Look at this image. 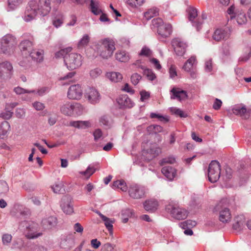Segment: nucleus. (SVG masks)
Segmentation results:
<instances>
[{
    "label": "nucleus",
    "mask_w": 251,
    "mask_h": 251,
    "mask_svg": "<svg viewBox=\"0 0 251 251\" xmlns=\"http://www.w3.org/2000/svg\"><path fill=\"white\" fill-rule=\"evenodd\" d=\"M196 225V222L192 220H187L179 224L180 227L183 229L189 228L195 226Z\"/></svg>",
    "instance_id": "nucleus-42"
},
{
    "label": "nucleus",
    "mask_w": 251,
    "mask_h": 251,
    "mask_svg": "<svg viewBox=\"0 0 251 251\" xmlns=\"http://www.w3.org/2000/svg\"><path fill=\"white\" fill-rule=\"evenodd\" d=\"M97 213L99 214V215L101 218L102 221L104 222V225L106 228H107V229L109 231H111L113 228L112 224L114 222L110 219L106 217V216L100 213V212H98Z\"/></svg>",
    "instance_id": "nucleus-33"
},
{
    "label": "nucleus",
    "mask_w": 251,
    "mask_h": 251,
    "mask_svg": "<svg viewBox=\"0 0 251 251\" xmlns=\"http://www.w3.org/2000/svg\"><path fill=\"white\" fill-rule=\"evenodd\" d=\"M84 108L80 103L74 102L73 104V115H80L82 114Z\"/></svg>",
    "instance_id": "nucleus-41"
},
{
    "label": "nucleus",
    "mask_w": 251,
    "mask_h": 251,
    "mask_svg": "<svg viewBox=\"0 0 251 251\" xmlns=\"http://www.w3.org/2000/svg\"><path fill=\"white\" fill-rule=\"evenodd\" d=\"M96 49L100 56L107 59L112 55L115 50V43L108 39L101 40L96 45Z\"/></svg>",
    "instance_id": "nucleus-2"
},
{
    "label": "nucleus",
    "mask_w": 251,
    "mask_h": 251,
    "mask_svg": "<svg viewBox=\"0 0 251 251\" xmlns=\"http://www.w3.org/2000/svg\"><path fill=\"white\" fill-rule=\"evenodd\" d=\"M17 44V41L14 36L7 34L1 39V50L4 53L10 54L14 52Z\"/></svg>",
    "instance_id": "nucleus-4"
},
{
    "label": "nucleus",
    "mask_w": 251,
    "mask_h": 251,
    "mask_svg": "<svg viewBox=\"0 0 251 251\" xmlns=\"http://www.w3.org/2000/svg\"><path fill=\"white\" fill-rule=\"evenodd\" d=\"M63 17L62 15L57 16L52 20L53 25L56 28L60 26L63 23Z\"/></svg>",
    "instance_id": "nucleus-43"
},
{
    "label": "nucleus",
    "mask_w": 251,
    "mask_h": 251,
    "mask_svg": "<svg viewBox=\"0 0 251 251\" xmlns=\"http://www.w3.org/2000/svg\"><path fill=\"white\" fill-rule=\"evenodd\" d=\"M170 111L172 113H174L176 115H178L180 117H185L183 112L180 109L177 108L176 107H171L170 108Z\"/></svg>",
    "instance_id": "nucleus-55"
},
{
    "label": "nucleus",
    "mask_w": 251,
    "mask_h": 251,
    "mask_svg": "<svg viewBox=\"0 0 251 251\" xmlns=\"http://www.w3.org/2000/svg\"><path fill=\"white\" fill-rule=\"evenodd\" d=\"M43 54L44 51L42 50H32L29 55L33 59L36 60L37 62H40L43 60Z\"/></svg>",
    "instance_id": "nucleus-30"
},
{
    "label": "nucleus",
    "mask_w": 251,
    "mask_h": 251,
    "mask_svg": "<svg viewBox=\"0 0 251 251\" xmlns=\"http://www.w3.org/2000/svg\"><path fill=\"white\" fill-rule=\"evenodd\" d=\"M234 18H236L237 22L239 25L245 24L247 21L246 15L242 10L236 11Z\"/></svg>",
    "instance_id": "nucleus-29"
},
{
    "label": "nucleus",
    "mask_w": 251,
    "mask_h": 251,
    "mask_svg": "<svg viewBox=\"0 0 251 251\" xmlns=\"http://www.w3.org/2000/svg\"><path fill=\"white\" fill-rule=\"evenodd\" d=\"M113 187L120 189L122 191L126 192L127 190V187L125 181L122 180H118L114 182Z\"/></svg>",
    "instance_id": "nucleus-37"
},
{
    "label": "nucleus",
    "mask_w": 251,
    "mask_h": 251,
    "mask_svg": "<svg viewBox=\"0 0 251 251\" xmlns=\"http://www.w3.org/2000/svg\"><path fill=\"white\" fill-rule=\"evenodd\" d=\"M51 189L54 193H61L64 191L63 182L57 181L51 186Z\"/></svg>",
    "instance_id": "nucleus-36"
},
{
    "label": "nucleus",
    "mask_w": 251,
    "mask_h": 251,
    "mask_svg": "<svg viewBox=\"0 0 251 251\" xmlns=\"http://www.w3.org/2000/svg\"><path fill=\"white\" fill-rule=\"evenodd\" d=\"M90 41V37L87 34L84 35L78 43L79 48L83 47L87 45Z\"/></svg>",
    "instance_id": "nucleus-45"
},
{
    "label": "nucleus",
    "mask_w": 251,
    "mask_h": 251,
    "mask_svg": "<svg viewBox=\"0 0 251 251\" xmlns=\"http://www.w3.org/2000/svg\"><path fill=\"white\" fill-rule=\"evenodd\" d=\"M187 11L189 21L191 22L193 25L197 28V30H200L201 29L202 21L198 17L197 9L193 7H189Z\"/></svg>",
    "instance_id": "nucleus-9"
},
{
    "label": "nucleus",
    "mask_w": 251,
    "mask_h": 251,
    "mask_svg": "<svg viewBox=\"0 0 251 251\" xmlns=\"http://www.w3.org/2000/svg\"><path fill=\"white\" fill-rule=\"evenodd\" d=\"M153 28L157 29V32L160 39L169 37L172 33V25L169 24H164L163 20L159 18L152 20Z\"/></svg>",
    "instance_id": "nucleus-3"
},
{
    "label": "nucleus",
    "mask_w": 251,
    "mask_h": 251,
    "mask_svg": "<svg viewBox=\"0 0 251 251\" xmlns=\"http://www.w3.org/2000/svg\"><path fill=\"white\" fill-rule=\"evenodd\" d=\"M161 172L169 180L174 179L176 175V170L171 166H165L163 167Z\"/></svg>",
    "instance_id": "nucleus-26"
},
{
    "label": "nucleus",
    "mask_w": 251,
    "mask_h": 251,
    "mask_svg": "<svg viewBox=\"0 0 251 251\" xmlns=\"http://www.w3.org/2000/svg\"><path fill=\"white\" fill-rule=\"evenodd\" d=\"M102 73L100 69L96 68L92 70L90 72V75L93 77H97L99 76Z\"/></svg>",
    "instance_id": "nucleus-57"
},
{
    "label": "nucleus",
    "mask_w": 251,
    "mask_h": 251,
    "mask_svg": "<svg viewBox=\"0 0 251 251\" xmlns=\"http://www.w3.org/2000/svg\"><path fill=\"white\" fill-rule=\"evenodd\" d=\"M217 210L219 211V219L223 223H228L231 220V214L229 208L225 207L221 201L216 207Z\"/></svg>",
    "instance_id": "nucleus-7"
},
{
    "label": "nucleus",
    "mask_w": 251,
    "mask_h": 251,
    "mask_svg": "<svg viewBox=\"0 0 251 251\" xmlns=\"http://www.w3.org/2000/svg\"><path fill=\"white\" fill-rule=\"evenodd\" d=\"M96 171L93 167H88L85 171L80 172L82 175L86 176L87 178H89Z\"/></svg>",
    "instance_id": "nucleus-51"
},
{
    "label": "nucleus",
    "mask_w": 251,
    "mask_h": 251,
    "mask_svg": "<svg viewBox=\"0 0 251 251\" xmlns=\"http://www.w3.org/2000/svg\"><path fill=\"white\" fill-rule=\"evenodd\" d=\"M33 42L28 40H25L22 41L20 45L19 48L21 51L25 52V54H29L30 52L33 50Z\"/></svg>",
    "instance_id": "nucleus-25"
},
{
    "label": "nucleus",
    "mask_w": 251,
    "mask_h": 251,
    "mask_svg": "<svg viewBox=\"0 0 251 251\" xmlns=\"http://www.w3.org/2000/svg\"><path fill=\"white\" fill-rule=\"evenodd\" d=\"M107 76L109 79L114 82L120 81L123 79V75L118 72H110L107 74Z\"/></svg>",
    "instance_id": "nucleus-32"
},
{
    "label": "nucleus",
    "mask_w": 251,
    "mask_h": 251,
    "mask_svg": "<svg viewBox=\"0 0 251 251\" xmlns=\"http://www.w3.org/2000/svg\"><path fill=\"white\" fill-rule=\"evenodd\" d=\"M23 1L24 0H8V5L13 9L21 4Z\"/></svg>",
    "instance_id": "nucleus-46"
},
{
    "label": "nucleus",
    "mask_w": 251,
    "mask_h": 251,
    "mask_svg": "<svg viewBox=\"0 0 251 251\" xmlns=\"http://www.w3.org/2000/svg\"><path fill=\"white\" fill-rule=\"evenodd\" d=\"M14 91L17 95H21L25 93H35L34 90H28L23 89L20 87H17L14 89Z\"/></svg>",
    "instance_id": "nucleus-48"
},
{
    "label": "nucleus",
    "mask_w": 251,
    "mask_h": 251,
    "mask_svg": "<svg viewBox=\"0 0 251 251\" xmlns=\"http://www.w3.org/2000/svg\"><path fill=\"white\" fill-rule=\"evenodd\" d=\"M8 191L9 187L7 183L5 181H0V195L6 194Z\"/></svg>",
    "instance_id": "nucleus-44"
},
{
    "label": "nucleus",
    "mask_w": 251,
    "mask_h": 251,
    "mask_svg": "<svg viewBox=\"0 0 251 251\" xmlns=\"http://www.w3.org/2000/svg\"><path fill=\"white\" fill-rule=\"evenodd\" d=\"M72 199L71 196L65 195L61 199L60 206L64 213L71 214L73 212Z\"/></svg>",
    "instance_id": "nucleus-16"
},
{
    "label": "nucleus",
    "mask_w": 251,
    "mask_h": 251,
    "mask_svg": "<svg viewBox=\"0 0 251 251\" xmlns=\"http://www.w3.org/2000/svg\"><path fill=\"white\" fill-rule=\"evenodd\" d=\"M117 102L121 107L131 108L134 105V103L126 95L119 96L117 99Z\"/></svg>",
    "instance_id": "nucleus-21"
},
{
    "label": "nucleus",
    "mask_w": 251,
    "mask_h": 251,
    "mask_svg": "<svg viewBox=\"0 0 251 251\" xmlns=\"http://www.w3.org/2000/svg\"><path fill=\"white\" fill-rule=\"evenodd\" d=\"M208 176L209 180L212 182H216L220 176L221 166L218 161L213 160L208 167Z\"/></svg>",
    "instance_id": "nucleus-6"
},
{
    "label": "nucleus",
    "mask_w": 251,
    "mask_h": 251,
    "mask_svg": "<svg viewBox=\"0 0 251 251\" xmlns=\"http://www.w3.org/2000/svg\"><path fill=\"white\" fill-rule=\"evenodd\" d=\"M140 94L141 95L140 100L142 101H144L145 100L149 99L150 97V93L145 90L141 91Z\"/></svg>",
    "instance_id": "nucleus-56"
},
{
    "label": "nucleus",
    "mask_w": 251,
    "mask_h": 251,
    "mask_svg": "<svg viewBox=\"0 0 251 251\" xmlns=\"http://www.w3.org/2000/svg\"><path fill=\"white\" fill-rule=\"evenodd\" d=\"M151 55L152 51L146 47H143L139 53V55L140 56H150Z\"/></svg>",
    "instance_id": "nucleus-53"
},
{
    "label": "nucleus",
    "mask_w": 251,
    "mask_h": 251,
    "mask_svg": "<svg viewBox=\"0 0 251 251\" xmlns=\"http://www.w3.org/2000/svg\"><path fill=\"white\" fill-rule=\"evenodd\" d=\"M117 60L122 62H126L129 59V56L125 51L118 50L115 54Z\"/></svg>",
    "instance_id": "nucleus-31"
},
{
    "label": "nucleus",
    "mask_w": 251,
    "mask_h": 251,
    "mask_svg": "<svg viewBox=\"0 0 251 251\" xmlns=\"http://www.w3.org/2000/svg\"><path fill=\"white\" fill-rule=\"evenodd\" d=\"M13 67L8 62L0 63V78L4 80L10 79L12 75Z\"/></svg>",
    "instance_id": "nucleus-11"
},
{
    "label": "nucleus",
    "mask_w": 251,
    "mask_h": 251,
    "mask_svg": "<svg viewBox=\"0 0 251 251\" xmlns=\"http://www.w3.org/2000/svg\"><path fill=\"white\" fill-rule=\"evenodd\" d=\"M144 1V0H127V4L132 7L141 6Z\"/></svg>",
    "instance_id": "nucleus-49"
},
{
    "label": "nucleus",
    "mask_w": 251,
    "mask_h": 251,
    "mask_svg": "<svg viewBox=\"0 0 251 251\" xmlns=\"http://www.w3.org/2000/svg\"><path fill=\"white\" fill-rule=\"evenodd\" d=\"M16 115L18 118H22L25 115V110L23 108H17L16 111Z\"/></svg>",
    "instance_id": "nucleus-61"
},
{
    "label": "nucleus",
    "mask_w": 251,
    "mask_h": 251,
    "mask_svg": "<svg viewBox=\"0 0 251 251\" xmlns=\"http://www.w3.org/2000/svg\"><path fill=\"white\" fill-rule=\"evenodd\" d=\"M175 162V158L173 157H169L165 158L162 160L161 162V165H164L166 163L173 164Z\"/></svg>",
    "instance_id": "nucleus-59"
},
{
    "label": "nucleus",
    "mask_w": 251,
    "mask_h": 251,
    "mask_svg": "<svg viewBox=\"0 0 251 251\" xmlns=\"http://www.w3.org/2000/svg\"><path fill=\"white\" fill-rule=\"evenodd\" d=\"M57 224V219L53 216L44 218L41 223L43 228L45 229H50L54 227Z\"/></svg>",
    "instance_id": "nucleus-19"
},
{
    "label": "nucleus",
    "mask_w": 251,
    "mask_h": 251,
    "mask_svg": "<svg viewBox=\"0 0 251 251\" xmlns=\"http://www.w3.org/2000/svg\"><path fill=\"white\" fill-rule=\"evenodd\" d=\"M72 50L71 47H68L64 49H62L56 52L55 56L56 58L63 57L65 59L66 56H68L69 53H70Z\"/></svg>",
    "instance_id": "nucleus-39"
},
{
    "label": "nucleus",
    "mask_w": 251,
    "mask_h": 251,
    "mask_svg": "<svg viewBox=\"0 0 251 251\" xmlns=\"http://www.w3.org/2000/svg\"><path fill=\"white\" fill-rule=\"evenodd\" d=\"M233 113L238 116H240L242 118L248 119L250 116L251 112L247 110L245 106L235 105L232 109Z\"/></svg>",
    "instance_id": "nucleus-18"
},
{
    "label": "nucleus",
    "mask_w": 251,
    "mask_h": 251,
    "mask_svg": "<svg viewBox=\"0 0 251 251\" xmlns=\"http://www.w3.org/2000/svg\"><path fill=\"white\" fill-rule=\"evenodd\" d=\"M73 104L74 102L66 101L60 106V112L62 114L67 116L73 115Z\"/></svg>",
    "instance_id": "nucleus-20"
},
{
    "label": "nucleus",
    "mask_w": 251,
    "mask_h": 251,
    "mask_svg": "<svg viewBox=\"0 0 251 251\" xmlns=\"http://www.w3.org/2000/svg\"><path fill=\"white\" fill-rule=\"evenodd\" d=\"M222 104V101L218 99H216L213 105V108L215 110H218L221 108Z\"/></svg>",
    "instance_id": "nucleus-63"
},
{
    "label": "nucleus",
    "mask_w": 251,
    "mask_h": 251,
    "mask_svg": "<svg viewBox=\"0 0 251 251\" xmlns=\"http://www.w3.org/2000/svg\"><path fill=\"white\" fill-rule=\"evenodd\" d=\"M70 125L72 126L80 129H86L91 126V123L87 121H71L70 123Z\"/></svg>",
    "instance_id": "nucleus-27"
},
{
    "label": "nucleus",
    "mask_w": 251,
    "mask_h": 251,
    "mask_svg": "<svg viewBox=\"0 0 251 251\" xmlns=\"http://www.w3.org/2000/svg\"><path fill=\"white\" fill-rule=\"evenodd\" d=\"M144 207L145 209L148 211L152 212L155 211L158 207V202L153 199L146 200L144 202Z\"/></svg>",
    "instance_id": "nucleus-23"
},
{
    "label": "nucleus",
    "mask_w": 251,
    "mask_h": 251,
    "mask_svg": "<svg viewBox=\"0 0 251 251\" xmlns=\"http://www.w3.org/2000/svg\"><path fill=\"white\" fill-rule=\"evenodd\" d=\"M246 224V218L244 215H237L234 217L233 220V229L237 232L241 231L245 228Z\"/></svg>",
    "instance_id": "nucleus-17"
},
{
    "label": "nucleus",
    "mask_w": 251,
    "mask_h": 251,
    "mask_svg": "<svg viewBox=\"0 0 251 251\" xmlns=\"http://www.w3.org/2000/svg\"><path fill=\"white\" fill-rule=\"evenodd\" d=\"M102 251H115L113 247L110 244H105L102 249Z\"/></svg>",
    "instance_id": "nucleus-64"
},
{
    "label": "nucleus",
    "mask_w": 251,
    "mask_h": 251,
    "mask_svg": "<svg viewBox=\"0 0 251 251\" xmlns=\"http://www.w3.org/2000/svg\"><path fill=\"white\" fill-rule=\"evenodd\" d=\"M151 154L152 157H155L157 156L161 152V149L158 147L152 148L148 151Z\"/></svg>",
    "instance_id": "nucleus-54"
},
{
    "label": "nucleus",
    "mask_w": 251,
    "mask_h": 251,
    "mask_svg": "<svg viewBox=\"0 0 251 251\" xmlns=\"http://www.w3.org/2000/svg\"><path fill=\"white\" fill-rule=\"evenodd\" d=\"M170 77L174 78L175 76H177V73L176 71V67L175 66L172 65L169 69Z\"/></svg>",
    "instance_id": "nucleus-60"
},
{
    "label": "nucleus",
    "mask_w": 251,
    "mask_h": 251,
    "mask_svg": "<svg viewBox=\"0 0 251 251\" xmlns=\"http://www.w3.org/2000/svg\"><path fill=\"white\" fill-rule=\"evenodd\" d=\"M141 78L142 77L140 75L134 73L131 76V82L133 85H136L139 83Z\"/></svg>",
    "instance_id": "nucleus-50"
},
{
    "label": "nucleus",
    "mask_w": 251,
    "mask_h": 251,
    "mask_svg": "<svg viewBox=\"0 0 251 251\" xmlns=\"http://www.w3.org/2000/svg\"><path fill=\"white\" fill-rule=\"evenodd\" d=\"M129 196L134 199H140L145 197V190L144 187L137 184L132 185L128 189Z\"/></svg>",
    "instance_id": "nucleus-12"
},
{
    "label": "nucleus",
    "mask_w": 251,
    "mask_h": 251,
    "mask_svg": "<svg viewBox=\"0 0 251 251\" xmlns=\"http://www.w3.org/2000/svg\"><path fill=\"white\" fill-rule=\"evenodd\" d=\"M212 70V63L211 60H207L205 63V70L207 72H210Z\"/></svg>",
    "instance_id": "nucleus-62"
},
{
    "label": "nucleus",
    "mask_w": 251,
    "mask_h": 251,
    "mask_svg": "<svg viewBox=\"0 0 251 251\" xmlns=\"http://www.w3.org/2000/svg\"><path fill=\"white\" fill-rule=\"evenodd\" d=\"M158 14V10L157 8H152L148 10L144 14L145 17L147 20H149L154 16H156Z\"/></svg>",
    "instance_id": "nucleus-38"
},
{
    "label": "nucleus",
    "mask_w": 251,
    "mask_h": 251,
    "mask_svg": "<svg viewBox=\"0 0 251 251\" xmlns=\"http://www.w3.org/2000/svg\"><path fill=\"white\" fill-rule=\"evenodd\" d=\"M42 235V233L39 231V225L34 222H31L27 227L26 236L28 239L37 238Z\"/></svg>",
    "instance_id": "nucleus-14"
},
{
    "label": "nucleus",
    "mask_w": 251,
    "mask_h": 251,
    "mask_svg": "<svg viewBox=\"0 0 251 251\" xmlns=\"http://www.w3.org/2000/svg\"><path fill=\"white\" fill-rule=\"evenodd\" d=\"M85 98L92 104L97 103L101 99L99 92L94 87H89L85 91Z\"/></svg>",
    "instance_id": "nucleus-8"
},
{
    "label": "nucleus",
    "mask_w": 251,
    "mask_h": 251,
    "mask_svg": "<svg viewBox=\"0 0 251 251\" xmlns=\"http://www.w3.org/2000/svg\"><path fill=\"white\" fill-rule=\"evenodd\" d=\"M228 37L229 33L227 30L223 29H216L213 35V39L217 41L226 39Z\"/></svg>",
    "instance_id": "nucleus-24"
},
{
    "label": "nucleus",
    "mask_w": 251,
    "mask_h": 251,
    "mask_svg": "<svg viewBox=\"0 0 251 251\" xmlns=\"http://www.w3.org/2000/svg\"><path fill=\"white\" fill-rule=\"evenodd\" d=\"M13 115V112L9 109H6L5 112H3L0 114V117L3 119L8 120L11 118Z\"/></svg>",
    "instance_id": "nucleus-52"
},
{
    "label": "nucleus",
    "mask_w": 251,
    "mask_h": 251,
    "mask_svg": "<svg viewBox=\"0 0 251 251\" xmlns=\"http://www.w3.org/2000/svg\"><path fill=\"white\" fill-rule=\"evenodd\" d=\"M166 209L170 210L172 216L177 220H182L186 218L188 216L187 210L179 207H176L174 205H169Z\"/></svg>",
    "instance_id": "nucleus-10"
},
{
    "label": "nucleus",
    "mask_w": 251,
    "mask_h": 251,
    "mask_svg": "<svg viewBox=\"0 0 251 251\" xmlns=\"http://www.w3.org/2000/svg\"><path fill=\"white\" fill-rule=\"evenodd\" d=\"M10 126L7 121H3L0 125V137L4 139L7 136L8 133L10 130Z\"/></svg>",
    "instance_id": "nucleus-28"
},
{
    "label": "nucleus",
    "mask_w": 251,
    "mask_h": 251,
    "mask_svg": "<svg viewBox=\"0 0 251 251\" xmlns=\"http://www.w3.org/2000/svg\"><path fill=\"white\" fill-rule=\"evenodd\" d=\"M82 96V90L80 85L71 86L68 91V97L70 99L79 100Z\"/></svg>",
    "instance_id": "nucleus-15"
},
{
    "label": "nucleus",
    "mask_w": 251,
    "mask_h": 251,
    "mask_svg": "<svg viewBox=\"0 0 251 251\" xmlns=\"http://www.w3.org/2000/svg\"><path fill=\"white\" fill-rule=\"evenodd\" d=\"M172 44L176 53L178 56H181L185 53L187 45L183 41L176 38L173 40Z\"/></svg>",
    "instance_id": "nucleus-13"
},
{
    "label": "nucleus",
    "mask_w": 251,
    "mask_h": 251,
    "mask_svg": "<svg viewBox=\"0 0 251 251\" xmlns=\"http://www.w3.org/2000/svg\"><path fill=\"white\" fill-rule=\"evenodd\" d=\"M90 8L92 12L96 15L100 14L102 11L100 7L99 3L93 0H91Z\"/></svg>",
    "instance_id": "nucleus-34"
},
{
    "label": "nucleus",
    "mask_w": 251,
    "mask_h": 251,
    "mask_svg": "<svg viewBox=\"0 0 251 251\" xmlns=\"http://www.w3.org/2000/svg\"><path fill=\"white\" fill-rule=\"evenodd\" d=\"M196 61L195 57H191L184 64L183 69L185 71L190 72Z\"/></svg>",
    "instance_id": "nucleus-35"
},
{
    "label": "nucleus",
    "mask_w": 251,
    "mask_h": 251,
    "mask_svg": "<svg viewBox=\"0 0 251 251\" xmlns=\"http://www.w3.org/2000/svg\"><path fill=\"white\" fill-rule=\"evenodd\" d=\"M51 0H30L25 8L23 18L26 22L35 19L37 14L47 15L51 10Z\"/></svg>",
    "instance_id": "nucleus-1"
},
{
    "label": "nucleus",
    "mask_w": 251,
    "mask_h": 251,
    "mask_svg": "<svg viewBox=\"0 0 251 251\" xmlns=\"http://www.w3.org/2000/svg\"><path fill=\"white\" fill-rule=\"evenodd\" d=\"M33 107L38 111L42 110L45 108L44 104L40 102L36 101L32 103Z\"/></svg>",
    "instance_id": "nucleus-58"
},
{
    "label": "nucleus",
    "mask_w": 251,
    "mask_h": 251,
    "mask_svg": "<svg viewBox=\"0 0 251 251\" xmlns=\"http://www.w3.org/2000/svg\"><path fill=\"white\" fill-rule=\"evenodd\" d=\"M82 60V56L80 54L72 52L69 53L68 56L65 57L64 62L69 69L74 70L81 65Z\"/></svg>",
    "instance_id": "nucleus-5"
},
{
    "label": "nucleus",
    "mask_w": 251,
    "mask_h": 251,
    "mask_svg": "<svg viewBox=\"0 0 251 251\" xmlns=\"http://www.w3.org/2000/svg\"><path fill=\"white\" fill-rule=\"evenodd\" d=\"M148 131H151L155 134L162 131L163 128L158 125H151L148 127Z\"/></svg>",
    "instance_id": "nucleus-47"
},
{
    "label": "nucleus",
    "mask_w": 251,
    "mask_h": 251,
    "mask_svg": "<svg viewBox=\"0 0 251 251\" xmlns=\"http://www.w3.org/2000/svg\"><path fill=\"white\" fill-rule=\"evenodd\" d=\"M171 92L173 95L171 97V99H177L178 100L181 101L184 100L187 98V95L186 91L181 90L179 88H173Z\"/></svg>",
    "instance_id": "nucleus-22"
},
{
    "label": "nucleus",
    "mask_w": 251,
    "mask_h": 251,
    "mask_svg": "<svg viewBox=\"0 0 251 251\" xmlns=\"http://www.w3.org/2000/svg\"><path fill=\"white\" fill-rule=\"evenodd\" d=\"M139 67L143 70L144 75L147 76L149 80H153L155 78V75L152 70L149 69H146L143 66H139Z\"/></svg>",
    "instance_id": "nucleus-40"
}]
</instances>
